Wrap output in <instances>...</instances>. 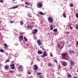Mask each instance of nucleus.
Returning a JSON list of instances; mask_svg holds the SVG:
<instances>
[{
	"label": "nucleus",
	"instance_id": "obj_59",
	"mask_svg": "<svg viewBox=\"0 0 78 78\" xmlns=\"http://www.w3.org/2000/svg\"><path fill=\"white\" fill-rule=\"evenodd\" d=\"M13 1H16V0H12Z\"/></svg>",
	"mask_w": 78,
	"mask_h": 78
},
{
	"label": "nucleus",
	"instance_id": "obj_36",
	"mask_svg": "<svg viewBox=\"0 0 78 78\" xmlns=\"http://www.w3.org/2000/svg\"><path fill=\"white\" fill-rule=\"evenodd\" d=\"M28 17H32V16H31V15H28Z\"/></svg>",
	"mask_w": 78,
	"mask_h": 78
},
{
	"label": "nucleus",
	"instance_id": "obj_63",
	"mask_svg": "<svg viewBox=\"0 0 78 78\" xmlns=\"http://www.w3.org/2000/svg\"><path fill=\"white\" fill-rule=\"evenodd\" d=\"M69 43L68 42H67V44H68Z\"/></svg>",
	"mask_w": 78,
	"mask_h": 78
},
{
	"label": "nucleus",
	"instance_id": "obj_60",
	"mask_svg": "<svg viewBox=\"0 0 78 78\" xmlns=\"http://www.w3.org/2000/svg\"><path fill=\"white\" fill-rule=\"evenodd\" d=\"M28 4H30V3H28Z\"/></svg>",
	"mask_w": 78,
	"mask_h": 78
},
{
	"label": "nucleus",
	"instance_id": "obj_17",
	"mask_svg": "<svg viewBox=\"0 0 78 78\" xmlns=\"http://www.w3.org/2000/svg\"><path fill=\"white\" fill-rule=\"evenodd\" d=\"M53 32H57V31H58V29H54L53 30Z\"/></svg>",
	"mask_w": 78,
	"mask_h": 78
},
{
	"label": "nucleus",
	"instance_id": "obj_30",
	"mask_svg": "<svg viewBox=\"0 0 78 78\" xmlns=\"http://www.w3.org/2000/svg\"><path fill=\"white\" fill-rule=\"evenodd\" d=\"M9 73H13V71L12 70H10L9 71Z\"/></svg>",
	"mask_w": 78,
	"mask_h": 78
},
{
	"label": "nucleus",
	"instance_id": "obj_8",
	"mask_svg": "<svg viewBox=\"0 0 78 78\" xmlns=\"http://www.w3.org/2000/svg\"><path fill=\"white\" fill-rule=\"evenodd\" d=\"M43 5V4H42V3L40 2V3L38 4V8H42V6Z\"/></svg>",
	"mask_w": 78,
	"mask_h": 78
},
{
	"label": "nucleus",
	"instance_id": "obj_9",
	"mask_svg": "<svg viewBox=\"0 0 78 78\" xmlns=\"http://www.w3.org/2000/svg\"><path fill=\"white\" fill-rule=\"evenodd\" d=\"M37 69H38V67L37 65H34V70L37 71Z\"/></svg>",
	"mask_w": 78,
	"mask_h": 78
},
{
	"label": "nucleus",
	"instance_id": "obj_3",
	"mask_svg": "<svg viewBox=\"0 0 78 78\" xmlns=\"http://www.w3.org/2000/svg\"><path fill=\"white\" fill-rule=\"evenodd\" d=\"M48 20L50 23H52L53 22V19L52 17H48Z\"/></svg>",
	"mask_w": 78,
	"mask_h": 78
},
{
	"label": "nucleus",
	"instance_id": "obj_53",
	"mask_svg": "<svg viewBox=\"0 0 78 78\" xmlns=\"http://www.w3.org/2000/svg\"><path fill=\"white\" fill-rule=\"evenodd\" d=\"M29 5H30L31 6H33V5L31 4H30Z\"/></svg>",
	"mask_w": 78,
	"mask_h": 78
},
{
	"label": "nucleus",
	"instance_id": "obj_57",
	"mask_svg": "<svg viewBox=\"0 0 78 78\" xmlns=\"http://www.w3.org/2000/svg\"><path fill=\"white\" fill-rule=\"evenodd\" d=\"M62 48H63V47H61V49H62Z\"/></svg>",
	"mask_w": 78,
	"mask_h": 78
},
{
	"label": "nucleus",
	"instance_id": "obj_43",
	"mask_svg": "<svg viewBox=\"0 0 78 78\" xmlns=\"http://www.w3.org/2000/svg\"><path fill=\"white\" fill-rule=\"evenodd\" d=\"M73 28V27H70V30H72Z\"/></svg>",
	"mask_w": 78,
	"mask_h": 78
},
{
	"label": "nucleus",
	"instance_id": "obj_41",
	"mask_svg": "<svg viewBox=\"0 0 78 78\" xmlns=\"http://www.w3.org/2000/svg\"><path fill=\"white\" fill-rule=\"evenodd\" d=\"M27 73L29 75H31V73L30 72H28Z\"/></svg>",
	"mask_w": 78,
	"mask_h": 78
},
{
	"label": "nucleus",
	"instance_id": "obj_18",
	"mask_svg": "<svg viewBox=\"0 0 78 78\" xmlns=\"http://www.w3.org/2000/svg\"><path fill=\"white\" fill-rule=\"evenodd\" d=\"M63 16L64 17H65V18H66V13L64 12L63 14Z\"/></svg>",
	"mask_w": 78,
	"mask_h": 78
},
{
	"label": "nucleus",
	"instance_id": "obj_62",
	"mask_svg": "<svg viewBox=\"0 0 78 78\" xmlns=\"http://www.w3.org/2000/svg\"><path fill=\"white\" fill-rule=\"evenodd\" d=\"M27 45H29V44H27Z\"/></svg>",
	"mask_w": 78,
	"mask_h": 78
},
{
	"label": "nucleus",
	"instance_id": "obj_38",
	"mask_svg": "<svg viewBox=\"0 0 78 78\" xmlns=\"http://www.w3.org/2000/svg\"><path fill=\"white\" fill-rule=\"evenodd\" d=\"M50 56L51 57H53V54H50Z\"/></svg>",
	"mask_w": 78,
	"mask_h": 78
},
{
	"label": "nucleus",
	"instance_id": "obj_48",
	"mask_svg": "<svg viewBox=\"0 0 78 78\" xmlns=\"http://www.w3.org/2000/svg\"><path fill=\"white\" fill-rule=\"evenodd\" d=\"M71 53H74V51H71Z\"/></svg>",
	"mask_w": 78,
	"mask_h": 78
},
{
	"label": "nucleus",
	"instance_id": "obj_4",
	"mask_svg": "<svg viewBox=\"0 0 78 78\" xmlns=\"http://www.w3.org/2000/svg\"><path fill=\"white\" fill-rule=\"evenodd\" d=\"M43 55H42V58H45V56H47V51H44L43 53Z\"/></svg>",
	"mask_w": 78,
	"mask_h": 78
},
{
	"label": "nucleus",
	"instance_id": "obj_20",
	"mask_svg": "<svg viewBox=\"0 0 78 78\" xmlns=\"http://www.w3.org/2000/svg\"><path fill=\"white\" fill-rule=\"evenodd\" d=\"M4 46H5V48H7L8 45H7V44H6L5 43L4 44Z\"/></svg>",
	"mask_w": 78,
	"mask_h": 78
},
{
	"label": "nucleus",
	"instance_id": "obj_33",
	"mask_svg": "<svg viewBox=\"0 0 78 78\" xmlns=\"http://www.w3.org/2000/svg\"><path fill=\"white\" fill-rule=\"evenodd\" d=\"M42 50H43V51H45V48H42Z\"/></svg>",
	"mask_w": 78,
	"mask_h": 78
},
{
	"label": "nucleus",
	"instance_id": "obj_61",
	"mask_svg": "<svg viewBox=\"0 0 78 78\" xmlns=\"http://www.w3.org/2000/svg\"><path fill=\"white\" fill-rule=\"evenodd\" d=\"M77 55H78V51H77Z\"/></svg>",
	"mask_w": 78,
	"mask_h": 78
},
{
	"label": "nucleus",
	"instance_id": "obj_11",
	"mask_svg": "<svg viewBox=\"0 0 78 78\" xmlns=\"http://www.w3.org/2000/svg\"><path fill=\"white\" fill-rule=\"evenodd\" d=\"M38 54H39V55H41L43 53V51H38Z\"/></svg>",
	"mask_w": 78,
	"mask_h": 78
},
{
	"label": "nucleus",
	"instance_id": "obj_45",
	"mask_svg": "<svg viewBox=\"0 0 78 78\" xmlns=\"http://www.w3.org/2000/svg\"><path fill=\"white\" fill-rule=\"evenodd\" d=\"M73 78H78V77H76V76H74V77H73Z\"/></svg>",
	"mask_w": 78,
	"mask_h": 78
},
{
	"label": "nucleus",
	"instance_id": "obj_51",
	"mask_svg": "<svg viewBox=\"0 0 78 78\" xmlns=\"http://www.w3.org/2000/svg\"><path fill=\"white\" fill-rule=\"evenodd\" d=\"M70 69H71V70H72V67H70Z\"/></svg>",
	"mask_w": 78,
	"mask_h": 78
},
{
	"label": "nucleus",
	"instance_id": "obj_52",
	"mask_svg": "<svg viewBox=\"0 0 78 78\" xmlns=\"http://www.w3.org/2000/svg\"><path fill=\"white\" fill-rule=\"evenodd\" d=\"M58 69H61V67L60 66H59Z\"/></svg>",
	"mask_w": 78,
	"mask_h": 78
},
{
	"label": "nucleus",
	"instance_id": "obj_35",
	"mask_svg": "<svg viewBox=\"0 0 78 78\" xmlns=\"http://www.w3.org/2000/svg\"><path fill=\"white\" fill-rule=\"evenodd\" d=\"M72 45H71V44H69L68 45V47H71Z\"/></svg>",
	"mask_w": 78,
	"mask_h": 78
},
{
	"label": "nucleus",
	"instance_id": "obj_5",
	"mask_svg": "<svg viewBox=\"0 0 78 78\" xmlns=\"http://www.w3.org/2000/svg\"><path fill=\"white\" fill-rule=\"evenodd\" d=\"M15 65L14 64H12L10 65L11 69H15Z\"/></svg>",
	"mask_w": 78,
	"mask_h": 78
},
{
	"label": "nucleus",
	"instance_id": "obj_31",
	"mask_svg": "<svg viewBox=\"0 0 78 78\" xmlns=\"http://www.w3.org/2000/svg\"><path fill=\"white\" fill-rule=\"evenodd\" d=\"M18 8V6H16V7H14L12 8V9H15L16 8Z\"/></svg>",
	"mask_w": 78,
	"mask_h": 78
},
{
	"label": "nucleus",
	"instance_id": "obj_10",
	"mask_svg": "<svg viewBox=\"0 0 78 78\" xmlns=\"http://www.w3.org/2000/svg\"><path fill=\"white\" fill-rule=\"evenodd\" d=\"M23 36H19V38L20 41H22V40H23Z\"/></svg>",
	"mask_w": 78,
	"mask_h": 78
},
{
	"label": "nucleus",
	"instance_id": "obj_23",
	"mask_svg": "<svg viewBox=\"0 0 78 78\" xmlns=\"http://www.w3.org/2000/svg\"><path fill=\"white\" fill-rule=\"evenodd\" d=\"M50 28V30H53V27L52 26V25H51Z\"/></svg>",
	"mask_w": 78,
	"mask_h": 78
},
{
	"label": "nucleus",
	"instance_id": "obj_13",
	"mask_svg": "<svg viewBox=\"0 0 78 78\" xmlns=\"http://www.w3.org/2000/svg\"><path fill=\"white\" fill-rule=\"evenodd\" d=\"M75 64V63H74V62L73 61H71L70 62V64L72 66L73 65V64Z\"/></svg>",
	"mask_w": 78,
	"mask_h": 78
},
{
	"label": "nucleus",
	"instance_id": "obj_29",
	"mask_svg": "<svg viewBox=\"0 0 78 78\" xmlns=\"http://www.w3.org/2000/svg\"><path fill=\"white\" fill-rule=\"evenodd\" d=\"M76 16L77 18L78 19V13H76Z\"/></svg>",
	"mask_w": 78,
	"mask_h": 78
},
{
	"label": "nucleus",
	"instance_id": "obj_44",
	"mask_svg": "<svg viewBox=\"0 0 78 78\" xmlns=\"http://www.w3.org/2000/svg\"><path fill=\"white\" fill-rule=\"evenodd\" d=\"M1 67H2V65L1 64H0V70L1 69Z\"/></svg>",
	"mask_w": 78,
	"mask_h": 78
},
{
	"label": "nucleus",
	"instance_id": "obj_19",
	"mask_svg": "<svg viewBox=\"0 0 78 78\" xmlns=\"http://www.w3.org/2000/svg\"><path fill=\"white\" fill-rule=\"evenodd\" d=\"M39 14H41V15H44V13H43L42 12H39Z\"/></svg>",
	"mask_w": 78,
	"mask_h": 78
},
{
	"label": "nucleus",
	"instance_id": "obj_34",
	"mask_svg": "<svg viewBox=\"0 0 78 78\" xmlns=\"http://www.w3.org/2000/svg\"><path fill=\"white\" fill-rule=\"evenodd\" d=\"M34 31L35 33H37V30L36 29H35Z\"/></svg>",
	"mask_w": 78,
	"mask_h": 78
},
{
	"label": "nucleus",
	"instance_id": "obj_16",
	"mask_svg": "<svg viewBox=\"0 0 78 78\" xmlns=\"http://www.w3.org/2000/svg\"><path fill=\"white\" fill-rule=\"evenodd\" d=\"M57 47H58V48H60L61 47V44L60 43L58 44L57 45Z\"/></svg>",
	"mask_w": 78,
	"mask_h": 78
},
{
	"label": "nucleus",
	"instance_id": "obj_64",
	"mask_svg": "<svg viewBox=\"0 0 78 78\" xmlns=\"http://www.w3.org/2000/svg\"><path fill=\"white\" fill-rule=\"evenodd\" d=\"M1 23V21L0 20V23Z\"/></svg>",
	"mask_w": 78,
	"mask_h": 78
},
{
	"label": "nucleus",
	"instance_id": "obj_49",
	"mask_svg": "<svg viewBox=\"0 0 78 78\" xmlns=\"http://www.w3.org/2000/svg\"><path fill=\"white\" fill-rule=\"evenodd\" d=\"M14 22L13 21H10V23H12V22Z\"/></svg>",
	"mask_w": 78,
	"mask_h": 78
},
{
	"label": "nucleus",
	"instance_id": "obj_40",
	"mask_svg": "<svg viewBox=\"0 0 78 78\" xmlns=\"http://www.w3.org/2000/svg\"><path fill=\"white\" fill-rule=\"evenodd\" d=\"M69 53H70V55H71V54H72V51H69Z\"/></svg>",
	"mask_w": 78,
	"mask_h": 78
},
{
	"label": "nucleus",
	"instance_id": "obj_55",
	"mask_svg": "<svg viewBox=\"0 0 78 78\" xmlns=\"http://www.w3.org/2000/svg\"><path fill=\"white\" fill-rule=\"evenodd\" d=\"M34 39H36V38L35 37H34Z\"/></svg>",
	"mask_w": 78,
	"mask_h": 78
},
{
	"label": "nucleus",
	"instance_id": "obj_22",
	"mask_svg": "<svg viewBox=\"0 0 78 78\" xmlns=\"http://www.w3.org/2000/svg\"><path fill=\"white\" fill-rule=\"evenodd\" d=\"M23 21H21L20 22V24L21 25H23Z\"/></svg>",
	"mask_w": 78,
	"mask_h": 78
},
{
	"label": "nucleus",
	"instance_id": "obj_39",
	"mask_svg": "<svg viewBox=\"0 0 78 78\" xmlns=\"http://www.w3.org/2000/svg\"><path fill=\"white\" fill-rule=\"evenodd\" d=\"M25 3L26 5H28V3H27V2H25Z\"/></svg>",
	"mask_w": 78,
	"mask_h": 78
},
{
	"label": "nucleus",
	"instance_id": "obj_27",
	"mask_svg": "<svg viewBox=\"0 0 78 78\" xmlns=\"http://www.w3.org/2000/svg\"><path fill=\"white\" fill-rule=\"evenodd\" d=\"M38 77L39 78H42V75H39L38 76Z\"/></svg>",
	"mask_w": 78,
	"mask_h": 78
},
{
	"label": "nucleus",
	"instance_id": "obj_1",
	"mask_svg": "<svg viewBox=\"0 0 78 78\" xmlns=\"http://www.w3.org/2000/svg\"><path fill=\"white\" fill-rule=\"evenodd\" d=\"M68 55V54L67 53H63L62 55V59H66V56L67 55Z\"/></svg>",
	"mask_w": 78,
	"mask_h": 78
},
{
	"label": "nucleus",
	"instance_id": "obj_58",
	"mask_svg": "<svg viewBox=\"0 0 78 78\" xmlns=\"http://www.w3.org/2000/svg\"><path fill=\"white\" fill-rule=\"evenodd\" d=\"M42 46H41L40 47V48H42Z\"/></svg>",
	"mask_w": 78,
	"mask_h": 78
},
{
	"label": "nucleus",
	"instance_id": "obj_12",
	"mask_svg": "<svg viewBox=\"0 0 78 78\" xmlns=\"http://www.w3.org/2000/svg\"><path fill=\"white\" fill-rule=\"evenodd\" d=\"M67 74H68L67 76L69 78H71V77H72V75L70 74V73H68Z\"/></svg>",
	"mask_w": 78,
	"mask_h": 78
},
{
	"label": "nucleus",
	"instance_id": "obj_47",
	"mask_svg": "<svg viewBox=\"0 0 78 78\" xmlns=\"http://www.w3.org/2000/svg\"><path fill=\"white\" fill-rule=\"evenodd\" d=\"M40 22H41V23H43V22L42 21H40Z\"/></svg>",
	"mask_w": 78,
	"mask_h": 78
},
{
	"label": "nucleus",
	"instance_id": "obj_6",
	"mask_svg": "<svg viewBox=\"0 0 78 78\" xmlns=\"http://www.w3.org/2000/svg\"><path fill=\"white\" fill-rule=\"evenodd\" d=\"M37 42L38 43V44L39 46L41 45H42V43L41 42L40 39L38 40L37 41Z\"/></svg>",
	"mask_w": 78,
	"mask_h": 78
},
{
	"label": "nucleus",
	"instance_id": "obj_26",
	"mask_svg": "<svg viewBox=\"0 0 78 78\" xmlns=\"http://www.w3.org/2000/svg\"><path fill=\"white\" fill-rule=\"evenodd\" d=\"M75 29H76V30H78V25H76L75 27Z\"/></svg>",
	"mask_w": 78,
	"mask_h": 78
},
{
	"label": "nucleus",
	"instance_id": "obj_37",
	"mask_svg": "<svg viewBox=\"0 0 78 78\" xmlns=\"http://www.w3.org/2000/svg\"><path fill=\"white\" fill-rule=\"evenodd\" d=\"M73 4H71L70 5V7H73Z\"/></svg>",
	"mask_w": 78,
	"mask_h": 78
},
{
	"label": "nucleus",
	"instance_id": "obj_46",
	"mask_svg": "<svg viewBox=\"0 0 78 78\" xmlns=\"http://www.w3.org/2000/svg\"><path fill=\"white\" fill-rule=\"evenodd\" d=\"M19 69H22V67H19Z\"/></svg>",
	"mask_w": 78,
	"mask_h": 78
},
{
	"label": "nucleus",
	"instance_id": "obj_42",
	"mask_svg": "<svg viewBox=\"0 0 78 78\" xmlns=\"http://www.w3.org/2000/svg\"><path fill=\"white\" fill-rule=\"evenodd\" d=\"M33 34H36V32H33Z\"/></svg>",
	"mask_w": 78,
	"mask_h": 78
},
{
	"label": "nucleus",
	"instance_id": "obj_50",
	"mask_svg": "<svg viewBox=\"0 0 78 78\" xmlns=\"http://www.w3.org/2000/svg\"><path fill=\"white\" fill-rule=\"evenodd\" d=\"M28 5H25V8H27L28 7Z\"/></svg>",
	"mask_w": 78,
	"mask_h": 78
},
{
	"label": "nucleus",
	"instance_id": "obj_15",
	"mask_svg": "<svg viewBox=\"0 0 78 78\" xmlns=\"http://www.w3.org/2000/svg\"><path fill=\"white\" fill-rule=\"evenodd\" d=\"M47 65L49 67H51V63H49L47 64Z\"/></svg>",
	"mask_w": 78,
	"mask_h": 78
},
{
	"label": "nucleus",
	"instance_id": "obj_2",
	"mask_svg": "<svg viewBox=\"0 0 78 78\" xmlns=\"http://www.w3.org/2000/svg\"><path fill=\"white\" fill-rule=\"evenodd\" d=\"M61 63L63 67H66L67 66V63L65 61H61Z\"/></svg>",
	"mask_w": 78,
	"mask_h": 78
},
{
	"label": "nucleus",
	"instance_id": "obj_56",
	"mask_svg": "<svg viewBox=\"0 0 78 78\" xmlns=\"http://www.w3.org/2000/svg\"><path fill=\"white\" fill-rule=\"evenodd\" d=\"M77 45H78V41L77 42Z\"/></svg>",
	"mask_w": 78,
	"mask_h": 78
},
{
	"label": "nucleus",
	"instance_id": "obj_54",
	"mask_svg": "<svg viewBox=\"0 0 78 78\" xmlns=\"http://www.w3.org/2000/svg\"><path fill=\"white\" fill-rule=\"evenodd\" d=\"M1 3H3V1H1Z\"/></svg>",
	"mask_w": 78,
	"mask_h": 78
},
{
	"label": "nucleus",
	"instance_id": "obj_28",
	"mask_svg": "<svg viewBox=\"0 0 78 78\" xmlns=\"http://www.w3.org/2000/svg\"><path fill=\"white\" fill-rule=\"evenodd\" d=\"M24 39H25V41H27V38H26V37H24Z\"/></svg>",
	"mask_w": 78,
	"mask_h": 78
},
{
	"label": "nucleus",
	"instance_id": "obj_25",
	"mask_svg": "<svg viewBox=\"0 0 78 78\" xmlns=\"http://www.w3.org/2000/svg\"><path fill=\"white\" fill-rule=\"evenodd\" d=\"M10 61L9 60H7L5 61V63H7V62H8Z\"/></svg>",
	"mask_w": 78,
	"mask_h": 78
},
{
	"label": "nucleus",
	"instance_id": "obj_32",
	"mask_svg": "<svg viewBox=\"0 0 78 78\" xmlns=\"http://www.w3.org/2000/svg\"><path fill=\"white\" fill-rule=\"evenodd\" d=\"M54 60L55 62H56V63L57 64H58V61H57V60H56L55 59H54Z\"/></svg>",
	"mask_w": 78,
	"mask_h": 78
},
{
	"label": "nucleus",
	"instance_id": "obj_7",
	"mask_svg": "<svg viewBox=\"0 0 78 78\" xmlns=\"http://www.w3.org/2000/svg\"><path fill=\"white\" fill-rule=\"evenodd\" d=\"M27 27L28 29H29V30H31V29H32L33 28V25L32 26L28 25L27 26Z\"/></svg>",
	"mask_w": 78,
	"mask_h": 78
},
{
	"label": "nucleus",
	"instance_id": "obj_14",
	"mask_svg": "<svg viewBox=\"0 0 78 78\" xmlns=\"http://www.w3.org/2000/svg\"><path fill=\"white\" fill-rule=\"evenodd\" d=\"M5 69H9V66L6 65L5 67Z\"/></svg>",
	"mask_w": 78,
	"mask_h": 78
},
{
	"label": "nucleus",
	"instance_id": "obj_24",
	"mask_svg": "<svg viewBox=\"0 0 78 78\" xmlns=\"http://www.w3.org/2000/svg\"><path fill=\"white\" fill-rule=\"evenodd\" d=\"M42 73H37V75H42Z\"/></svg>",
	"mask_w": 78,
	"mask_h": 78
},
{
	"label": "nucleus",
	"instance_id": "obj_21",
	"mask_svg": "<svg viewBox=\"0 0 78 78\" xmlns=\"http://www.w3.org/2000/svg\"><path fill=\"white\" fill-rule=\"evenodd\" d=\"M0 51L2 52V53H4V52L5 51H4V50H3V49H1L0 50Z\"/></svg>",
	"mask_w": 78,
	"mask_h": 78
}]
</instances>
